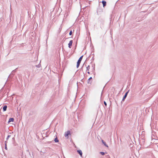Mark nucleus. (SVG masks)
<instances>
[{
  "label": "nucleus",
  "instance_id": "f257e3e1",
  "mask_svg": "<svg viewBox=\"0 0 158 158\" xmlns=\"http://www.w3.org/2000/svg\"><path fill=\"white\" fill-rule=\"evenodd\" d=\"M129 91V90H128V91L127 92H126V93H125V95H124V96L123 97V99H122V100H123V101H124V100H125V99L126 98V97H127V94H128V93Z\"/></svg>",
  "mask_w": 158,
  "mask_h": 158
},
{
  "label": "nucleus",
  "instance_id": "f03ea898",
  "mask_svg": "<svg viewBox=\"0 0 158 158\" xmlns=\"http://www.w3.org/2000/svg\"><path fill=\"white\" fill-rule=\"evenodd\" d=\"M73 44V41L71 40L70 41L69 44H68L69 47V48H70L72 46V44Z\"/></svg>",
  "mask_w": 158,
  "mask_h": 158
},
{
  "label": "nucleus",
  "instance_id": "7ed1b4c3",
  "mask_svg": "<svg viewBox=\"0 0 158 158\" xmlns=\"http://www.w3.org/2000/svg\"><path fill=\"white\" fill-rule=\"evenodd\" d=\"M102 3L103 6V7H104L105 6H106V1H102Z\"/></svg>",
  "mask_w": 158,
  "mask_h": 158
},
{
  "label": "nucleus",
  "instance_id": "20e7f679",
  "mask_svg": "<svg viewBox=\"0 0 158 158\" xmlns=\"http://www.w3.org/2000/svg\"><path fill=\"white\" fill-rule=\"evenodd\" d=\"M14 121V119L13 118H10L9 119L8 123H9L11 122H13Z\"/></svg>",
  "mask_w": 158,
  "mask_h": 158
},
{
  "label": "nucleus",
  "instance_id": "39448f33",
  "mask_svg": "<svg viewBox=\"0 0 158 158\" xmlns=\"http://www.w3.org/2000/svg\"><path fill=\"white\" fill-rule=\"evenodd\" d=\"M70 134V132L69 131H67L65 133V137H68V135Z\"/></svg>",
  "mask_w": 158,
  "mask_h": 158
},
{
  "label": "nucleus",
  "instance_id": "423d86ee",
  "mask_svg": "<svg viewBox=\"0 0 158 158\" xmlns=\"http://www.w3.org/2000/svg\"><path fill=\"white\" fill-rule=\"evenodd\" d=\"M77 152L81 156H82V152L81 150H78L77 151Z\"/></svg>",
  "mask_w": 158,
  "mask_h": 158
},
{
  "label": "nucleus",
  "instance_id": "0eeeda50",
  "mask_svg": "<svg viewBox=\"0 0 158 158\" xmlns=\"http://www.w3.org/2000/svg\"><path fill=\"white\" fill-rule=\"evenodd\" d=\"M81 62V61H79V60H78V61L77 62V68H78Z\"/></svg>",
  "mask_w": 158,
  "mask_h": 158
},
{
  "label": "nucleus",
  "instance_id": "6e6552de",
  "mask_svg": "<svg viewBox=\"0 0 158 158\" xmlns=\"http://www.w3.org/2000/svg\"><path fill=\"white\" fill-rule=\"evenodd\" d=\"M92 79V77H90L89 79L88 80L87 83L88 84H91V82L90 81V80Z\"/></svg>",
  "mask_w": 158,
  "mask_h": 158
},
{
  "label": "nucleus",
  "instance_id": "1a4fd4ad",
  "mask_svg": "<svg viewBox=\"0 0 158 158\" xmlns=\"http://www.w3.org/2000/svg\"><path fill=\"white\" fill-rule=\"evenodd\" d=\"M7 106H5L3 108V110L4 111H5L6 110V108H7Z\"/></svg>",
  "mask_w": 158,
  "mask_h": 158
},
{
  "label": "nucleus",
  "instance_id": "9d476101",
  "mask_svg": "<svg viewBox=\"0 0 158 158\" xmlns=\"http://www.w3.org/2000/svg\"><path fill=\"white\" fill-rule=\"evenodd\" d=\"M102 143L104 144V145L106 147H108V145L106 144V142H105L103 140H102Z\"/></svg>",
  "mask_w": 158,
  "mask_h": 158
},
{
  "label": "nucleus",
  "instance_id": "9b49d317",
  "mask_svg": "<svg viewBox=\"0 0 158 158\" xmlns=\"http://www.w3.org/2000/svg\"><path fill=\"white\" fill-rule=\"evenodd\" d=\"M83 56H81L80 58L78 60L79 61H81L82 60V58H83Z\"/></svg>",
  "mask_w": 158,
  "mask_h": 158
},
{
  "label": "nucleus",
  "instance_id": "f8f14e48",
  "mask_svg": "<svg viewBox=\"0 0 158 158\" xmlns=\"http://www.w3.org/2000/svg\"><path fill=\"white\" fill-rule=\"evenodd\" d=\"M54 141H55L56 142H58V139L57 138V137H56L55 139H54Z\"/></svg>",
  "mask_w": 158,
  "mask_h": 158
},
{
  "label": "nucleus",
  "instance_id": "ddd939ff",
  "mask_svg": "<svg viewBox=\"0 0 158 158\" xmlns=\"http://www.w3.org/2000/svg\"><path fill=\"white\" fill-rule=\"evenodd\" d=\"M100 154L102 155H105V153L103 152H100Z\"/></svg>",
  "mask_w": 158,
  "mask_h": 158
},
{
  "label": "nucleus",
  "instance_id": "4468645a",
  "mask_svg": "<svg viewBox=\"0 0 158 158\" xmlns=\"http://www.w3.org/2000/svg\"><path fill=\"white\" fill-rule=\"evenodd\" d=\"M72 34V31H71L70 32H69V35H71Z\"/></svg>",
  "mask_w": 158,
  "mask_h": 158
},
{
  "label": "nucleus",
  "instance_id": "2eb2a0df",
  "mask_svg": "<svg viewBox=\"0 0 158 158\" xmlns=\"http://www.w3.org/2000/svg\"><path fill=\"white\" fill-rule=\"evenodd\" d=\"M36 67H37L39 68V67H40V65H36Z\"/></svg>",
  "mask_w": 158,
  "mask_h": 158
},
{
  "label": "nucleus",
  "instance_id": "dca6fc26",
  "mask_svg": "<svg viewBox=\"0 0 158 158\" xmlns=\"http://www.w3.org/2000/svg\"><path fill=\"white\" fill-rule=\"evenodd\" d=\"M5 148L6 150H7V148L6 144H5Z\"/></svg>",
  "mask_w": 158,
  "mask_h": 158
},
{
  "label": "nucleus",
  "instance_id": "f3484780",
  "mask_svg": "<svg viewBox=\"0 0 158 158\" xmlns=\"http://www.w3.org/2000/svg\"><path fill=\"white\" fill-rule=\"evenodd\" d=\"M104 104L106 106V103L105 102H104Z\"/></svg>",
  "mask_w": 158,
  "mask_h": 158
},
{
  "label": "nucleus",
  "instance_id": "a211bd4d",
  "mask_svg": "<svg viewBox=\"0 0 158 158\" xmlns=\"http://www.w3.org/2000/svg\"><path fill=\"white\" fill-rule=\"evenodd\" d=\"M10 137V135H8V137H7V139H8Z\"/></svg>",
  "mask_w": 158,
  "mask_h": 158
},
{
  "label": "nucleus",
  "instance_id": "6ab92c4d",
  "mask_svg": "<svg viewBox=\"0 0 158 158\" xmlns=\"http://www.w3.org/2000/svg\"><path fill=\"white\" fill-rule=\"evenodd\" d=\"M88 74H89V72H88Z\"/></svg>",
  "mask_w": 158,
  "mask_h": 158
}]
</instances>
